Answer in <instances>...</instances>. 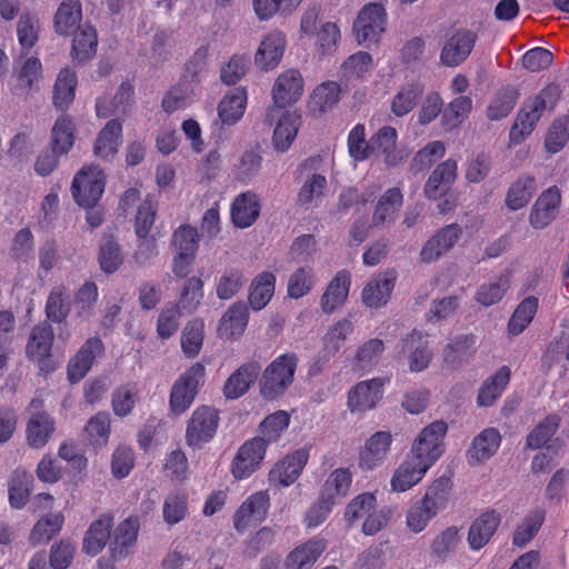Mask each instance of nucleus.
I'll use <instances>...</instances> for the list:
<instances>
[{
  "label": "nucleus",
  "mask_w": 569,
  "mask_h": 569,
  "mask_svg": "<svg viewBox=\"0 0 569 569\" xmlns=\"http://www.w3.org/2000/svg\"><path fill=\"white\" fill-rule=\"evenodd\" d=\"M448 431L445 421L438 420L428 425L412 443L411 452L396 469L390 485L393 491L405 492L416 486L441 457L443 439Z\"/></svg>",
  "instance_id": "1"
},
{
  "label": "nucleus",
  "mask_w": 569,
  "mask_h": 569,
  "mask_svg": "<svg viewBox=\"0 0 569 569\" xmlns=\"http://www.w3.org/2000/svg\"><path fill=\"white\" fill-rule=\"evenodd\" d=\"M561 97L560 87L550 82L538 94L529 98L517 114L509 138L515 144L521 143L535 129L543 111H553Z\"/></svg>",
  "instance_id": "2"
},
{
  "label": "nucleus",
  "mask_w": 569,
  "mask_h": 569,
  "mask_svg": "<svg viewBox=\"0 0 569 569\" xmlns=\"http://www.w3.org/2000/svg\"><path fill=\"white\" fill-rule=\"evenodd\" d=\"M298 366L295 352H286L276 357L264 369L259 382L260 393L266 400L281 397L293 382Z\"/></svg>",
  "instance_id": "3"
},
{
  "label": "nucleus",
  "mask_w": 569,
  "mask_h": 569,
  "mask_svg": "<svg viewBox=\"0 0 569 569\" xmlns=\"http://www.w3.org/2000/svg\"><path fill=\"white\" fill-rule=\"evenodd\" d=\"M171 244L174 249L172 273L176 278H186L191 272L199 248L197 228L184 223L172 233Z\"/></svg>",
  "instance_id": "4"
},
{
  "label": "nucleus",
  "mask_w": 569,
  "mask_h": 569,
  "mask_svg": "<svg viewBox=\"0 0 569 569\" xmlns=\"http://www.w3.org/2000/svg\"><path fill=\"white\" fill-rule=\"evenodd\" d=\"M204 375V366L196 362L174 381L169 397L170 410L174 415L179 416L190 408Z\"/></svg>",
  "instance_id": "5"
},
{
  "label": "nucleus",
  "mask_w": 569,
  "mask_h": 569,
  "mask_svg": "<svg viewBox=\"0 0 569 569\" xmlns=\"http://www.w3.org/2000/svg\"><path fill=\"white\" fill-rule=\"evenodd\" d=\"M104 190V176L97 166L83 167L73 178L71 193L83 208H93Z\"/></svg>",
  "instance_id": "6"
},
{
  "label": "nucleus",
  "mask_w": 569,
  "mask_h": 569,
  "mask_svg": "<svg viewBox=\"0 0 569 569\" xmlns=\"http://www.w3.org/2000/svg\"><path fill=\"white\" fill-rule=\"evenodd\" d=\"M219 413L208 406L198 407L191 415L186 429V442L192 449H200L217 433Z\"/></svg>",
  "instance_id": "7"
},
{
  "label": "nucleus",
  "mask_w": 569,
  "mask_h": 569,
  "mask_svg": "<svg viewBox=\"0 0 569 569\" xmlns=\"http://www.w3.org/2000/svg\"><path fill=\"white\" fill-rule=\"evenodd\" d=\"M53 340L54 331L52 326L48 322H41L32 328L26 347L28 358L37 362L40 371L44 373H50L54 370L51 360Z\"/></svg>",
  "instance_id": "8"
},
{
  "label": "nucleus",
  "mask_w": 569,
  "mask_h": 569,
  "mask_svg": "<svg viewBox=\"0 0 569 569\" xmlns=\"http://www.w3.org/2000/svg\"><path fill=\"white\" fill-rule=\"evenodd\" d=\"M478 40L477 32L470 29H458L445 41L439 60L443 67L456 68L471 54Z\"/></svg>",
  "instance_id": "9"
},
{
  "label": "nucleus",
  "mask_w": 569,
  "mask_h": 569,
  "mask_svg": "<svg viewBox=\"0 0 569 569\" xmlns=\"http://www.w3.org/2000/svg\"><path fill=\"white\" fill-rule=\"evenodd\" d=\"M387 14L385 8L378 3L365 6L356 21L353 32L359 44L377 42L386 29Z\"/></svg>",
  "instance_id": "10"
},
{
  "label": "nucleus",
  "mask_w": 569,
  "mask_h": 569,
  "mask_svg": "<svg viewBox=\"0 0 569 569\" xmlns=\"http://www.w3.org/2000/svg\"><path fill=\"white\" fill-rule=\"evenodd\" d=\"M267 450L264 438L254 437L247 440L238 449L232 463L231 473L238 480L248 479L260 466Z\"/></svg>",
  "instance_id": "11"
},
{
  "label": "nucleus",
  "mask_w": 569,
  "mask_h": 569,
  "mask_svg": "<svg viewBox=\"0 0 569 569\" xmlns=\"http://www.w3.org/2000/svg\"><path fill=\"white\" fill-rule=\"evenodd\" d=\"M104 352V343L99 337L88 338L68 362L67 373L69 381L74 383L83 379L91 370L96 360L102 358Z\"/></svg>",
  "instance_id": "12"
},
{
  "label": "nucleus",
  "mask_w": 569,
  "mask_h": 569,
  "mask_svg": "<svg viewBox=\"0 0 569 569\" xmlns=\"http://www.w3.org/2000/svg\"><path fill=\"white\" fill-rule=\"evenodd\" d=\"M270 507V498L267 491H258L250 495L233 515V526L238 531H243L250 526L262 522Z\"/></svg>",
  "instance_id": "13"
},
{
  "label": "nucleus",
  "mask_w": 569,
  "mask_h": 569,
  "mask_svg": "<svg viewBox=\"0 0 569 569\" xmlns=\"http://www.w3.org/2000/svg\"><path fill=\"white\" fill-rule=\"evenodd\" d=\"M389 378H372L357 383L348 392V407L352 412L371 410L382 399L383 386Z\"/></svg>",
  "instance_id": "14"
},
{
  "label": "nucleus",
  "mask_w": 569,
  "mask_h": 569,
  "mask_svg": "<svg viewBox=\"0 0 569 569\" xmlns=\"http://www.w3.org/2000/svg\"><path fill=\"white\" fill-rule=\"evenodd\" d=\"M392 436L388 431L373 433L359 451L358 467L362 471H371L380 467L391 448Z\"/></svg>",
  "instance_id": "15"
},
{
  "label": "nucleus",
  "mask_w": 569,
  "mask_h": 569,
  "mask_svg": "<svg viewBox=\"0 0 569 569\" xmlns=\"http://www.w3.org/2000/svg\"><path fill=\"white\" fill-rule=\"evenodd\" d=\"M308 459L309 453L305 449L287 455L269 471V482L274 486L289 487L299 478Z\"/></svg>",
  "instance_id": "16"
},
{
  "label": "nucleus",
  "mask_w": 569,
  "mask_h": 569,
  "mask_svg": "<svg viewBox=\"0 0 569 569\" xmlns=\"http://www.w3.org/2000/svg\"><path fill=\"white\" fill-rule=\"evenodd\" d=\"M561 203V192L557 186L549 187L538 197L533 203L529 222L535 229H543L556 218Z\"/></svg>",
  "instance_id": "17"
},
{
  "label": "nucleus",
  "mask_w": 569,
  "mask_h": 569,
  "mask_svg": "<svg viewBox=\"0 0 569 569\" xmlns=\"http://www.w3.org/2000/svg\"><path fill=\"white\" fill-rule=\"evenodd\" d=\"M303 92V78L298 70L289 69L274 81L272 99L278 108H286L296 103Z\"/></svg>",
  "instance_id": "18"
},
{
  "label": "nucleus",
  "mask_w": 569,
  "mask_h": 569,
  "mask_svg": "<svg viewBox=\"0 0 569 569\" xmlns=\"http://www.w3.org/2000/svg\"><path fill=\"white\" fill-rule=\"evenodd\" d=\"M397 271L388 269L373 278L362 290V301L369 308H380L385 306L393 291Z\"/></svg>",
  "instance_id": "19"
},
{
  "label": "nucleus",
  "mask_w": 569,
  "mask_h": 569,
  "mask_svg": "<svg viewBox=\"0 0 569 569\" xmlns=\"http://www.w3.org/2000/svg\"><path fill=\"white\" fill-rule=\"evenodd\" d=\"M457 178V162L447 159L439 163L429 176L423 192L428 199L437 200L447 196Z\"/></svg>",
  "instance_id": "20"
},
{
  "label": "nucleus",
  "mask_w": 569,
  "mask_h": 569,
  "mask_svg": "<svg viewBox=\"0 0 569 569\" xmlns=\"http://www.w3.org/2000/svg\"><path fill=\"white\" fill-rule=\"evenodd\" d=\"M461 228L457 223L441 228L422 247L420 252L421 261L431 262L439 259L449 251L461 236Z\"/></svg>",
  "instance_id": "21"
},
{
  "label": "nucleus",
  "mask_w": 569,
  "mask_h": 569,
  "mask_svg": "<svg viewBox=\"0 0 569 569\" xmlns=\"http://www.w3.org/2000/svg\"><path fill=\"white\" fill-rule=\"evenodd\" d=\"M261 204L252 191L238 194L232 201L230 216L232 223L241 229L251 227L259 218Z\"/></svg>",
  "instance_id": "22"
},
{
  "label": "nucleus",
  "mask_w": 569,
  "mask_h": 569,
  "mask_svg": "<svg viewBox=\"0 0 569 569\" xmlns=\"http://www.w3.org/2000/svg\"><path fill=\"white\" fill-rule=\"evenodd\" d=\"M261 367L257 361H249L241 365L233 373L229 376L223 386V395L227 399H238L242 397L254 383Z\"/></svg>",
  "instance_id": "23"
},
{
  "label": "nucleus",
  "mask_w": 569,
  "mask_h": 569,
  "mask_svg": "<svg viewBox=\"0 0 569 569\" xmlns=\"http://www.w3.org/2000/svg\"><path fill=\"white\" fill-rule=\"evenodd\" d=\"M500 521L501 517L495 510H488L477 517L469 528V547L475 551L483 548L496 533Z\"/></svg>",
  "instance_id": "24"
},
{
  "label": "nucleus",
  "mask_w": 569,
  "mask_h": 569,
  "mask_svg": "<svg viewBox=\"0 0 569 569\" xmlns=\"http://www.w3.org/2000/svg\"><path fill=\"white\" fill-rule=\"evenodd\" d=\"M351 284V276L348 270H340L328 283L321 300L323 313L331 315L341 307L348 298Z\"/></svg>",
  "instance_id": "25"
},
{
  "label": "nucleus",
  "mask_w": 569,
  "mask_h": 569,
  "mask_svg": "<svg viewBox=\"0 0 569 569\" xmlns=\"http://www.w3.org/2000/svg\"><path fill=\"white\" fill-rule=\"evenodd\" d=\"M54 430L56 422L49 413L34 412L26 425L27 443L33 449H41L49 442Z\"/></svg>",
  "instance_id": "26"
},
{
  "label": "nucleus",
  "mask_w": 569,
  "mask_h": 569,
  "mask_svg": "<svg viewBox=\"0 0 569 569\" xmlns=\"http://www.w3.org/2000/svg\"><path fill=\"white\" fill-rule=\"evenodd\" d=\"M286 48L282 32L273 31L261 41L254 57V62L261 70H270L278 66Z\"/></svg>",
  "instance_id": "27"
},
{
  "label": "nucleus",
  "mask_w": 569,
  "mask_h": 569,
  "mask_svg": "<svg viewBox=\"0 0 569 569\" xmlns=\"http://www.w3.org/2000/svg\"><path fill=\"white\" fill-rule=\"evenodd\" d=\"M112 526L113 517L111 515H100L86 532L82 545L83 551L90 556H97L101 552L110 538Z\"/></svg>",
  "instance_id": "28"
},
{
  "label": "nucleus",
  "mask_w": 569,
  "mask_h": 569,
  "mask_svg": "<svg viewBox=\"0 0 569 569\" xmlns=\"http://www.w3.org/2000/svg\"><path fill=\"white\" fill-rule=\"evenodd\" d=\"M248 320V307L243 302H236L223 313L219 322L218 333L222 339H236L243 333Z\"/></svg>",
  "instance_id": "29"
},
{
  "label": "nucleus",
  "mask_w": 569,
  "mask_h": 569,
  "mask_svg": "<svg viewBox=\"0 0 569 569\" xmlns=\"http://www.w3.org/2000/svg\"><path fill=\"white\" fill-rule=\"evenodd\" d=\"M547 511L542 507L532 508L525 515L512 533V545L523 548L539 533L546 521Z\"/></svg>",
  "instance_id": "30"
},
{
  "label": "nucleus",
  "mask_w": 569,
  "mask_h": 569,
  "mask_svg": "<svg viewBox=\"0 0 569 569\" xmlns=\"http://www.w3.org/2000/svg\"><path fill=\"white\" fill-rule=\"evenodd\" d=\"M406 351H410L409 368L411 371L420 372L429 366L432 353L421 332L413 330L402 340L401 352Z\"/></svg>",
  "instance_id": "31"
},
{
  "label": "nucleus",
  "mask_w": 569,
  "mask_h": 569,
  "mask_svg": "<svg viewBox=\"0 0 569 569\" xmlns=\"http://www.w3.org/2000/svg\"><path fill=\"white\" fill-rule=\"evenodd\" d=\"M501 435L496 428H486L471 443L468 450L470 463H480L491 458L499 449Z\"/></svg>",
  "instance_id": "32"
},
{
  "label": "nucleus",
  "mask_w": 569,
  "mask_h": 569,
  "mask_svg": "<svg viewBox=\"0 0 569 569\" xmlns=\"http://www.w3.org/2000/svg\"><path fill=\"white\" fill-rule=\"evenodd\" d=\"M398 133L392 127L385 126L380 128L370 138V156H383L385 162L388 166H396L401 160L396 151Z\"/></svg>",
  "instance_id": "33"
},
{
  "label": "nucleus",
  "mask_w": 569,
  "mask_h": 569,
  "mask_svg": "<svg viewBox=\"0 0 569 569\" xmlns=\"http://www.w3.org/2000/svg\"><path fill=\"white\" fill-rule=\"evenodd\" d=\"M511 377V370L507 366L499 368L487 378L479 389L477 403L479 407H491L503 393Z\"/></svg>",
  "instance_id": "34"
},
{
  "label": "nucleus",
  "mask_w": 569,
  "mask_h": 569,
  "mask_svg": "<svg viewBox=\"0 0 569 569\" xmlns=\"http://www.w3.org/2000/svg\"><path fill=\"white\" fill-rule=\"evenodd\" d=\"M327 543L323 539H310L295 548L286 559L287 569L310 568L326 550Z\"/></svg>",
  "instance_id": "35"
},
{
  "label": "nucleus",
  "mask_w": 569,
  "mask_h": 569,
  "mask_svg": "<svg viewBox=\"0 0 569 569\" xmlns=\"http://www.w3.org/2000/svg\"><path fill=\"white\" fill-rule=\"evenodd\" d=\"M537 191V181L533 176L522 174L513 181L506 194L505 203L510 211L525 208Z\"/></svg>",
  "instance_id": "36"
},
{
  "label": "nucleus",
  "mask_w": 569,
  "mask_h": 569,
  "mask_svg": "<svg viewBox=\"0 0 569 569\" xmlns=\"http://www.w3.org/2000/svg\"><path fill=\"white\" fill-rule=\"evenodd\" d=\"M121 140V122L117 119L108 121L96 139L94 154L101 159L112 158L118 152Z\"/></svg>",
  "instance_id": "37"
},
{
  "label": "nucleus",
  "mask_w": 569,
  "mask_h": 569,
  "mask_svg": "<svg viewBox=\"0 0 569 569\" xmlns=\"http://www.w3.org/2000/svg\"><path fill=\"white\" fill-rule=\"evenodd\" d=\"M403 203V194L399 188L388 189L378 200L372 216L375 226L392 223Z\"/></svg>",
  "instance_id": "38"
},
{
  "label": "nucleus",
  "mask_w": 569,
  "mask_h": 569,
  "mask_svg": "<svg viewBox=\"0 0 569 569\" xmlns=\"http://www.w3.org/2000/svg\"><path fill=\"white\" fill-rule=\"evenodd\" d=\"M301 124V117L296 112L286 111L273 130L272 143L277 151H287L295 141Z\"/></svg>",
  "instance_id": "39"
},
{
  "label": "nucleus",
  "mask_w": 569,
  "mask_h": 569,
  "mask_svg": "<svg viewBox=\"0 0 569 569\" xmlns=\"http://www.w3.org/2000/svg\"><path fill=\"white\" fill-rule=\"evenodd\" d=\"M33 488V476L23 470L12 471L8 481L9 503L14 509H22L29 501Z\"/></svg>",
  "instance_id": "40"
},
{
  "label": "nucleus",
  "mask_w": 569,
  "mask_h": 569,
  "mask_svg": "<svg viewBox=\"0 0 569 569\" xmlns=\"http://www.w3.org/2000/svg\"><path fill=\"white\" fill-rule=\"evenodd\" d=\"M247 106V91L234 88L228 92L218 106V116L223 124H234L244 113Z\"/></svg>",
  "instance_id": "41"
},
{
  "label": "nucleus",
  "mask_w": 569,
  "mask_h": 569,
  "mask_svg": "<svg viewBox=\"0 0 569 569\" xmlns=\"http://www.w3.org/2000/svg\"><path fill=\"white\" fill-rule=\"evenodd\" d=\"M76 140V124L69 114H61L57 118L50 139V148L60 154H67L73 147Z\"/></svg>",
  "instance_id": "42"
},
{
  "label": "nucleus",
  "mask_w": 569,
  "mask_h": 569,
  "mask_svg": "<svg viewBox=\"0 0 569 569\" xmlns=\"http://www.w3.org/2000/svg\"><path fill=\"white\" fill-rule=\"evenodd\" d=\"M76 72L69 68L61 69L53 87V106L61 111H66L73 102L77 89Z\"/></svg>",
  "instance_id": "43"
},
{
  "label": "nucleus",
  "mask_w": 569,
  "mask_h": 569,
  "mask_svg": "<svg viewBox=\"0 0 569 569\" xmlns=\"http://www.w3.org/2000/svg\"><path fill=\"white\" fill-rule=\"evenodd\" d=\"M276 276L263 271L257 274L250 286L248 301L253 310H261L271 300L274 293Z\"/></svg>",
  "instance_id": "44"
},
{
  "label": "nucleus",
  "mask_w": 569,
  "mask_h": 569,
  "mask_svg": "<svg viewBox=\"0 0 569 569\" xmlns=\"http://www.w3.org/2000/svg\"><path fill=\"white\" fill-rule=\"evenodd\" d=\"M98 36L91 26L79 27L73 33L71 54L73 60L86 62L97 52Z\"/></svg>",
  "instance_id": "45"
},
{
  "label": "nucleus",
  "mask_w": 569,
  "mask_h": 569,
  "mask_svg": "<svg viewBox=\"0 0 569 569\" xmlns=\"http://www.w3.org/2000/svg\"><path fill=\"white\" fill-rule=\"evenodd\" d=\"M82 19V8L79 0H64L60 3L54 16V29L58 34L69 36Z\"/></svg>",
  "instance_id": "46"
},
{
  "label": "nucleus",
  "mask_w": 569,
  "mask_h": 569,
  "mask_svg": "<svg viewBox=\"0 0 569 569\" xmlns=\"http://www.w3.org/2000/svg\"><path fill=\"white\" fill-rule=\"evenodd\" d=\"M341 88L336 81H325L317 86L309 100L313 113H323L332 109L340 100Z\"/></svg>",
  "instance_id": "47"
},
{
  "label": "nucleus",
  "mask_w": 569,
  "mask_h": 569,
  "mask_svg": "<svg viewBox=\"0 0 569 569\" xmlns=\"http://www.w3.org/2000/svg\"><path fill=\"white\" fill-rule=\"evenodd\" d=\"M84 433L90 446L96 449L104 448L111 433L110 413L99 411L92 416L84 427Z\"/></svg>",
  "instance_id": "48"
},
{
  "label": "nucleus",
  "mask_w": 569,
  "mask_h": 569,
  "mask_svg": "<svg viewBox=\"0 0 569 569\" xmlns=\"http://www.w3.org/2000/svg\"><path fill=\"white\" fill-rule=\"evenodd\" d=\"M63 522L64 517L61 512L46 515L33 526L29 536L30 543L37 546L49 542L60 532Z\"/></svg>",
  "instance_id": "49"
},
{
  "label": "nucleus",
  "mask_w": 569,
  "mask_h": 569,
  "mask_svg": "<svg viewBox=\"0 0 569 569\" xmlns=\"http://www.w3.org/2000/svg\"><path fill=\"white\" fill-rule=\"evenodd\" d=\"M69 292L63 284L54 286L46 301V316L54 323H62L68 318L70 306L68 303Z\"/></svg>",
  "instance_id": "50"
},
{
  "label": "nucleus",
  "mask_w": 569,
  "mask_h": 569,
  "mask_svg": "<svg viewBox=\"0 0 569 569\" xmlns=\"http://www.w3.org/2000/svg\"><path fill=\"white\" fill-rule=\"evenodd\" d=\"M538 298L530 296L525 298L515 309L508 321V332L512 336H518L533 320L538 310Z\"/></svg>",
  "instance_id": "51"
},
{
  "label": "nucleus",
  "mask_w": 569,
  "mask_h": 569,
  "mask_svg": "<svg viewBox=\"0 0 569 569\" xmlns=\"http://www.w3.org/2000/svg\"><path fill=\"white\" fill-rule=\"evenodd\" d=\"M352 483V473L348 468L335 469L326 479L321 492L325 497L331 498L332 502L345 498Z\"/></svg>",
  "instance_id": "52"
},
{
  "label": "nucleus",
  "mask_w": 569,
  "mask_h": 569,
  "mask_svg": "<svg viewBox=\"0 0 569 569\" xmlns=\"http://www.w3.org/2000/svg\"><path fill=\"white\" fill-rule=\"evenodd\" d=\"M560 422L561 418L557 413L548 415L528 433L526 447L533 450L542 448L556 435Z\"/></svg>",
  "instance_id": "53"
},
{
  "label": "nucleus",
  "mask_w": 569,
  "mask_h": 569,
  "mask_svg": "<svg viewBox=\"0 0 569 569\" xmlns=\"http://www.w3.org/2000/svg\"><path fill=\"white\" fill-rule=\"evenodd\" d=\"M183 286L181 287L179 302V309L187 311L188 313L194 312L199 306L201 305L204 290H203V281L201 278L192 276L184 278Z\"/></svg>",
  "instance_id": "54"
},
{
  "label": "nucleus",
  "mask_w": 569,
  "mask_h": 569,
  "mask_svg": "<svg viewBox=\"0 0 569 569\" xmlns=\"http://www.w3.org/2000/svg\"><path fill=\"white\" fill-rule=\"evenodd\" d=\"M476 336L461 335L448 343L443 350L445 362L457 366L470 358L475 352Z\"/></svg>",
  "instance_id": "55"
},
{
  "label": "nucleus",
  "mask_w": 569,
  "mask_h": 569,
  "mask_svg": "<svg viewBox=\"0 0 569 569\" xmlns=\"http://www.w3.org/2000/svg\"><path fill=\"white\" fill-rule=\"evenodd\" d=\"M519 98V92L513 87L501 88L487 109V117L491 121L501 120L507 117Z\"/></svg>",
  "instance_id": "56"
},
{
  "label": "nucleus",
  "mask_w": 569,
  "mask_h": 569,
  "mask_svg": "<svg viewBox=\"0 0 569 569\" xmlns=\"http://www.w3.org/2000/svg\"><path fill=\"white\" fill-rule=\"evenodd\" d=\"M204 338V323L202 320L193 319L187 322L181 332V349L186 357L194 358L199 355Z\"/></svg>",
  "instance_id": "57"
},
{
  "label": "nucleus",
  "mask_w": 569,
  "mask_h": 569,
  "mask_svg": "<svg viewBox=\"0 0 569 569\" xmlns=\"http://www.w3.org/2000/svg\"><path fill=\"white\" fill-rule=\"evenodd\" d=\"M461 541L459 528L451 526L435 537L430 545L431 557L446 560L452 555Z\"/></svg>",
  "instance_id": "58"
},
{
  "label": "nucleus",
  "mask_w": 569,
  "mask_h": 569,
  "mask_svg": "<svg viewBox=\"0 0 569 569\" xmlns=\"http://www.w3.org/2000/svg\"><path fill=\"white\" fill-rule=\"evenodd\" d=\"M372 67L371 54L365 51H358L343 61L341 64V73L347 81L362 80L370 74Z\"/></svg>",
  "instance_id": "59"
},
{
  "label": "nucleus",
  "mask_w": 569,
  "mask_h": 569,
  "mask_svg": "<svg viewBox=\"0 0 569 569\" xmlns=\"http://www.w3.org/2000/svg\"><path fill=\"white\" fill-rule=\"evenodd\" d=\"M422 96V88L417 83L402 87L391 100V112L403 117L415 109Z\"/></svg>",
  "instance_id": "60"
},
{
  "label": "nucleus",
  "mask_w": 569,
  "mask_h": 569,
  "mask_svg": "<svg viewBox=\"0 0 569 569\" xmlns=\"http://www.w3.org/2000/svg\"><path fill=\"white\" fill-rule=\"evenodd\" d=\"M139 525L136 519H126L117 528L114 536V547H112L113 558L126 556L129 549L136 543Z\"/></svg>",
  "instance_id": "61"
},
{
  "label": "nucleus",
  "mask_w": 569,
  "mask_h": 569,
  "mask_svg": "<svg viewBox=\"0 0 569 569\" xmlns=\"http://www.w3.org/2000/svg\"><path fill=\"white\" fill-rule=\"evenodd\" d=\"M451 488V479L449 477H440L428 487L422 500L438 513L447 507Z\"/></svg>",
  "instance_id": "62"
},
{
  "label": "nucleus",
  "mask_w": 569,
  "mask_h": 569,
  "mask_svg": "<svg viewBox=\"0 0 569 569\" xmlns=\"http://www.w3.org/2000/svg\"><path fill=\"white\" fill-rule=\"evenodd\" d=\"M316 283V277L311 267L298 268L288 280L287 292L292 299H300L307 296Z\"/></svg>",
  "instance_id": "63"
},
{
  "label": "nucleus",
  "mask_w": 569,
  "mask_h": 569,
  "mask_svg": "<svg viewBox=\"0 0 569 569\" xmlns=\"http://www.w3.org/2000/svg\"><path fill=\"white\" fill-rule=\"evenodd\" d=\"M569 140V116L553 120L545 140L546 149L551 153L559 152Z\"/></svg>",
  "instance_id": "64"
}]
</instances>
